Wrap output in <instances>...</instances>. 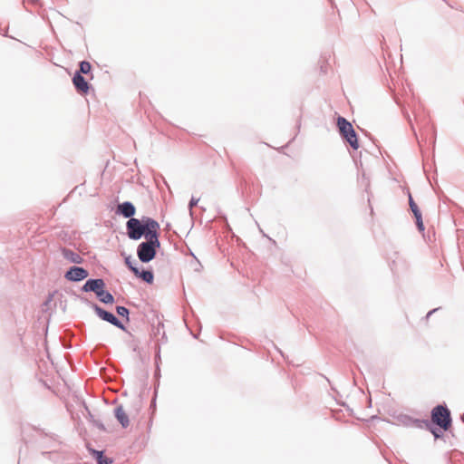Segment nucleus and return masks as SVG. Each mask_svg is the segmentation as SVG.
Returning <instances> with one entry per match:
<instances>
[{
	"label": "nucleus",
	"instance_id": "9",
	"mask_svg": "<svg viewBox=\"0 0 464 464\" xmlns=\"http://www.w3.org/2000/svg\"><path fill=\"white\" fill-rule=\"evenodd\" d=\"M114 413L116 419L123 428H127L130 425V419L128 413L122 406L116 407Z\"/></svg>",
	"mask_w": 464,
	"mask_h": 464
},
{
	"label": "nucleus",
	"instance_id": "3",
	"mask_svg": "<svg viewBox=\"0 0 464 464\" xmlns=\"http://www.w3.org/2000/svg\"><path fill=\"white\" fill-rule=\"evenodd\" d=\"M337 127L341 136L350 144L353 150L359 148V142L355 130L345 118L339 116L337 118Z\"/></svg>",
	"mask_w": 464,
	"mask_h": 464
},
{
	"label": "nucleus",
	"instance_id": "4",
	"mask_svg": "<svg viewBox=\"0 0 464 464\" xmlns=\"http://www.w3.org/2000/svg\"><path fill=\"white\" fill-rule=\"evenodd\" d=\"M431 420L443 430H448L451 426L450 412L448 408L438 405L431 411Z\"/></svg>",
	"mask_w": 464,
	"mask_h": 464
},
{
	"label": "nucleus",
	"instance_id": "6",
	"mask_svg": "<svg viewBox=\"0 0 464 464\" xmlns=\"http://www.w3.org/2000/svg\"><path fill=\"white\" fill-rule=\"evenodd\" d=\"M89 273L86 269L79 266H72L65 274V278L69 281H81L87 278Z\"/></svg>",
	"mask_w": 464,
	"mask_h": 464
},
{
	"label": "nucleus",
	"instance_id": "17",
	"mask_svg": "<svg viewBox=\"0 0 464 464\" xmlns=\"http://www.w3.org/2000/svg\"><path fill=\"white\" fill-rule=\"evenodd\" d=\"M117 314L122 317H126L129 320V310L124 306L116 307Z\"/></svg>",
	"mask_w": 464,
	"mask_h": 464
},
{
	"label": "nucleus",
	"instance_id": "12",
	"mask_svg": "<svg viewBox=\"0 0 464 464\" xmlns=\"http://www.w3.org/2000/svg\"><path fill=\"white\" fill-rule=\"evenodd\" d=\"M97 297L101 302L104 304H112L114 302V297L112 296V295L105 291L104 289L102 292L98 293Z\"/></svg>",
	"mask_w": 464,
	"mask_h": 464
},
{
	"label": "nucleus",
	"instance_id": "13",
	"mask_svg": "<svg viewBox=\"0 0 464 464\" xmlns=\"http://www.w3.org/2000/svg\"><path fill=\"white\" fill-rule=\"evenodd\" d=\"M91 70H92V65L89 62H86V61H82L80 63V69H79V73L82 74H88L91 72Z\"/></svg>",
	"mask_w": 464,
	"mask_h": 464
},
{
	"label": "nucleus",
	"instance_id": "15",
	"mask_svg": "<svg viewBox=\"0 0 464 464\" xmlns=\"http://www.w3.org/2000/svg\"><path fill=\"white\" fill-rule=\"evenodd\" d=\"M409 204H410L411 209L414 215L420 213L417 204L414 202L411 194L409 195Z\"/></svg>",
	"mask_w": 464,
	"mask_h": 464
},
{
	"label": "nucleus",
	"instance_id": "11",
	"mask_svg": "<svg viewBox=\"0 0 464 464\" xmlns=\"http://www.w3.org/2000/svg\"><path fill=\"white\" fill-rule=\"evenodd\" d=\"M63 255L64 256L65 259H67L68 261L72 262V263H74V264H81L82 262V256L70 250V249H63Z\"/></svg>",
	"mask_w": 464,
	"mask_h": 464
},
{
	"label": "nucleus",
	"instance_id": "7",
	"mask_svg": "<svg viewBox=\"0 0 464 464\" xmlns=\"http://www.w3.org/2000/svg\"><path fill=\"white\" fill-rule=\"evenodd\" d=\"M105 287V284L102 279H89L82 286L84 292H94L96 295L102 292Z\"/></svg>",
	"mask_w": 464,
	"mask_h": 464
},
{
	"label": "nucleus",
	"instance_id": "18",
	"mask_svg": "<svg viewBox=\"0 0 464 464\" xmlns=\"http://www.w3.org/2000/svg\"><path fill=\"white\" fill-rule=\"evenodd\" d=\"M415 218H416V222H417V226L419 227L420 230H424V225H423V222H422V218H421V214L419 213L417 215H414Z\"/></svg>",
	"mask_w": 464,
	"mask_h": 464
},
{
	"label": "nucleus",
	"instance_id": "1",
	"mask_svg": "<svg viewBox=\"0 0 464 464\" xmlns=\"http://www.w3.org/2000/svg\"><path fill=\"white\" fill-rule=\"evenodd\" d=\"M126 226L128 237L133 240L140 239L143 235L146 238L160 230V224L150 218H144L142 221L131 218L127 221Z\"/></svg>",
	"mask_w": 464,
	"mask_h": 464
},
{
	"label": "nucleus",
	"instance_id": "16",
	"mask_svg": "<svg viewBox=\"0 0 464 464\" xmlns=\"http://www.w3.org/2000/svg\"><path fill=\"white\" fill-rule=\"evenodd\" d=\"M95 454L97 455V460L98 464H111V460L105 457L102 456V452L95 451Z\"/></svg>",
	"mask_w": 464,
	"mask_h": 464
},
{
	"label": "nucleus",
	"instance_id": "8",
	"mask_svg": "<svg viewBox=\"0 0 464 464\" xmlns=\"http://www.w3.org/2000/svg\"><path fill=\"white\" fill-rule=\"evenodd\" d=\"M72 82L80 93L86 94L88 92L90 89L89 83L79 72H76L73 76Z\"/></svg>",
	"mask_w": 464,
	"mask_h": 464
},
{
	"label": "nucleus",
	"instance_id": "19",
	"mask_svg": "<svg viewBox=\"0 0 464 464\" xmlns=\"http://www.w3.org/2000/svg\"><path fill=\"white\" fill-rule=\"evenodd\" d=\"M125 263L135 275H139V269L131 265L130 257L125 259Z\"/></svg>",
	"mask_w": 464,
	"mask_h": 464
},
{
	"label": "nucleus",
	"instance_id": "5",
	"mask_svg": "<svg viewBox=\"0 0 464 464\" xmlns=\"http://www.w3.org/2000/svg\"><path fill=\"white\" fill-rule=\"evenodd\" d=\"M94 311L97 315L104 321L111 323V324L117 326L120 329L125 330L123 324L111 314L109 313L98 305H93Z\"/></svg>",
	"mask_w": 464,
	"mask_h": 464
},
{
	"label": "nucleus",
	"instance_id": "10",
	"mask_svg": "<svg viewBox=\"0 0 464 464\" xmlns=\"http://www.w3.org/2000/svg\"><path fill=\"white\" fill-rule=\"evenodd\" d=\"M118 211L125 218H130L135 214V208L130 202H124L118 206Z\"/></svg>",
	"mask_w": 464,
	"mask_h": 464
},
{
	"label": "nucleus",
	"instance_id": "14",
	"mask_svg": "<svg viewBox=\"0 0 464 464\" xmlns=\"http://www.w3.org/2000/svg\"><path fill=\"white\" fill-rule=\"evenodd\" d=\"M136 276L150 284L153 281V274L150 271H142L141 273L139 272V275Z\"/></svg>",
	"mask_w": 464,
	"mask_h": 464
},
{
	"label": "nucleus",
	"instance_id": "2",
	"mask_svg": "<svg viewBox=\"0 0 464 464\" xmlns=\"http://www.w3.org/2000/svg\"><path fill=\"white\" fill-rule=\"evenodd\" d=\"M147 241L138 246L137 254L141 262H150L155 257L156 249L160 247L159 232L146 237Z\"/></svg>",
	"mask_w": 464,
	"mask_h": 464
},
{
	"label": "nucleus",
	"instance_id": "20",
	"mask_svg": "<svg viewBox=\"0 0 464 464\" xmlns=\"http://www.w3.org/2000/svg\"><path fill=\"white\" fill-rule=\"evenodd\" d=\"M198 201V199L191 198V200L189 202V208H192L193 207L197 206Z\"/></svg>",
	"mask_w": 464,
	"mask_h": 464
}]
</instances>
